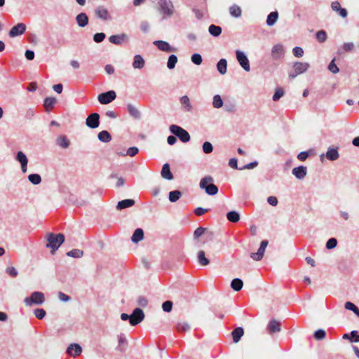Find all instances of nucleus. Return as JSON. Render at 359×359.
Wrapping results in <instances>:
<instances>
[{"mask_svg": "<svg viewBox=\"0 0 359 359\" xmlns=\"http://www.w3.org/2000/svg\"><path fill=\"white\" fill-rule=\"evenodd\" d=\"M46 238V247L50 248L52 254H53L65 241V236L62 233L55 234L53 233H48Z\"/></svg>", "mask_w": 359, "mask_h": 359, "instance_id": "nucleus-1", "label": "nucleus"}, {"mask_svg": "<svg viewBox=\"0 0 359 359\" xmlns=\"http://www.w3.org/2000/svg\"><path fill=\"white\" fill-rule=\"evenodd\" d=\"M199 186L201 189H205L208 195H215L218 192V188L213 184V178L211 176H205L201 179Z\"/></svg>", "mask_w": 359, "mask_h": 359, "instance_id": "nucleus-2", "label": "nucleus"}, {"mask_svg": "<svg viewBox=\"0 0 359 359\" xmlns=\"http://www.w3.org/2000/svg\"><path fill=\"white\" fill-rule=\"evenodd\" d=\"M45 301L43 293L41 292H34L31 294L30 297L25 299V303L27 306H31L32 304L40 305Z\"/></svg>", "mask_w": 359, "mask_h": 359, "instance_id": "nucleus-3", "label": "nucleus"}, {"mask_svg": "<svg viewBox=\"0 0 359 359\" xmlns=\"http://www.w3.org/2000/svg\"><path fill=\"white\" fill-rule=\"evenodd\" d=\"M170 130L172 134L177 136L182 142H187L190 140L189 133L177 125H171Z\"/></svg>", "mask_w": 359, "mask_h": 359, "instance_id": "nucleus-4", "label": "nucleus"}, {"mask_svg": "<svg viewBox=\"0 0 359 359\" xmlns=\"http://www.w3.org/2000/svg\"><path fill=\"white\" fill-rule=\"evenodd\" d=\"M159 11L165 16H170L173 13V6L169 0H158Z\"/></svg>", "mask_w": 359, "mask_h": 359, "instance_id": "nucleus-5", "label": "nucleus"}, {"mask_svg": "<svg viewBox=\"0 0 359 359\" xmlns=\"http://www.w3.org/2000/svg\"><path fill=\"white\" fill-rule=\"evenodd\" d=\"M130 324L133 326L140 323L144 318V313L141 309H134L132 314L130 315Z\"/></svg>", "mask_w": 359, "mask_h": 359, "instance_id": "nucleus-6", "label": "nucleus"}, {"mask_svg": "<svg viewBox=\"0 0 359 359\" xmlns=\"http://www.w3.org/2000/svg\"><path fill=\"white\" fill-rule=\"evenodd\" d=\"M309 67V65L306 62H295L293 65L294 73H290L289 77L294 79L298 74L305 72Z\"/></svg>", "mask_w": 359, "mask_h": 359, "instance_id": "nucleus-7", "label": "nucleus"}, {"mask_svg": "<svg viewBox=\"0 0 359 359\" xmlns=\"http://www.w3.org/2000/svg\"><path fill=\"white\" fill-rule=\"evenodd\" d=\"M236 59L238 61L240 65L246 71L250 70V66L249 60L248 59L245 54L241 50H236Z\"/></svg>", "mask_w": 359, "mask_h": 359, "instance_id": "nucleus-8", "label": "nucleus"}, {"mask_svg": "<svg viewBox=\"0 0 359 359\" xmlns=\"http://www.w3.org/2000/svg\"><path fill=\"white\" fill-rule=\"evenodd\" d=\"M116 96V93L114 90H110L100 94L97 99L101 104H107L115 100Z\"/></svg>", "mask_w": 359, "mask_h": 359, "instance_id": "nucleus-9", "label": "nucleus"}, {"mask_svg": "<svg viewBox=\"0 0 359 359\" xmlns=\"http://www.w3.org/2000/svg\"><path fill=\"white\" fill-rule=\"evenodd\" d=\"M268 241L264 240L262 241L259 248L258 249L257 252H252L250 254V257L255 260L259 261L262 259L266 248L268 245Z\"/></svg>", "mask_w": 359, "mask_h": 359, "instance_id": "nucleus-10", "label": "nucleus"}, {"mask_svg": "<svg viewBox=\"0 0 359 359\" xmlns=\"http://www.w3.org/2000/svg\"><path fill=\"white\" fill-rule=\"evenodd\" d=\"M86 123L88 127L90 128H96L100 124V116L97 113L90 114L87 118Z\"/></svg>", "mask_w": 359, "mask_h": 359, "instance_id": "nucleus-11", "label": "nucleus"}, {"mask_svg": "<svg viewBox=\"0 0 359 359\" xmlns=\"http://www.w3.org/2000/svg\"><path fill=\"white\" fill-rule=\"evenodd\" d=\"M26 30V25L24 23H18L11 28L9 32L10 37H15L24 34Z\"/></svg>", "mask_w": 359, "mask_h": 359, "instance_id": "nucleus-12", "label": "nucleus"}, {"mask_svg": "<svg viewBox=\"0 0 359 359\" xmlns=\"http://www.w3.org/2000/svg\"><path fill=\"white\" fill-rule=\"evenodd\" d=\"M154 44L156 46L159 50L164 52L170 53L176 51V48L171 47L168 42L164 41H155Z\"/></svg>", "mask_w": 359, "mask_h": 359, "instance_id": "nucleus-13", "label": "nucleus"}, {"mask_svg": "<svg viewBox=\"0 0 359 359\" xmlns=\"http://www.w3.org/2000/svg\"><path fill=\"white\" fill-rule=\"evenodd\" d=\"M16 160L20 163L22 172L25 173L27 172V166L28 163V159L25 154L22 151H18L17 153Z\"/></svg>", "mask_w": 359, "mask_h": 359, "instance_id": "nucleus-14", "label": "nucleus"}, {"mask_svg": "<svg viewBox=\"0 0 359 359\" xmlns=\"http://www.w3.org/2000/svg\"><path fill=\"white\" fill-rule=\"evenodd\" d=\"M109 41L114 44L121 45L123 42L128 41V36L125 34L112 35L109 38Z\"/></svg>", "mask_w": 359, "mask_h": 359, "instance_id": "nucleus-15", "label": "nucleus"}, {"mask_svg": "<svg viewBox=\"0 0 359 359\" xmlns=\"http://www.w3.org/2000/svg\"><path fill=\"white\" fill-rule=\"evenodd\" d=\"M82 351L81 347L76 344H71L67 350V353L72 356H76L81 354Z\"/></svg>", "mask_w": 359, "mask_h": 359, "instance_id": "nucleus-16", "label": "nucleus"}, {"mask_svg": "<svg viewBox=\"0 0 359 359\" xmlns=\"http://www.w3.org/2000/svg\"><path fill=\"white\" fill-rule=\"evenodd\" d=\"M267 330L269 334L280 332V323L276 320H272L269 322L267 326Z\"/></svg>", "mask_w": 359, "mask_h": 359, "instance_id": "nucleus-17", "label": "nucleus"}, {"mask_svg": "<svg viewBox=\"0 0 359 359\" xmlns=\"http://www.w3.org/2000/svg\"><path fill=\"white\" fill-rule=\"evenodd\" d=\"M272 57L275 59L280 58L284 55L283 46L280 44L275 45L271 51Z\"/></svg>", "mask_w": 359, "mask_h": 359, "instance_id": "nucleus-18", "label": "nucleus"}, {"mask_svg": "<svg viewBox=\"0 0 359 359\" xmlns=\"http://www.w3.org/2000/svg\"><path fill=\"white\" fill-rule=\"evenodd\" d=\"M292 174L298 179H303L306 175V168L299 166L292 169Z\"/></svg>", "mask_w": 359, "mask_h": 359, "instance_id": "nucleus-19", "label": "nucleus"}, {"mask_svg": "<svg viewBox=\"0 0 359 359\" xmlns=\"http://www.w3.org/2000/svg\"><path fill=\"white\" fill-rule=\"evenodd\" d=\"M161 174L162 177L164 179L168 180L173 179V175L170 172V165L168 163H165L163 165Z\"/></svg>", "mask_w": 359, "mask_h": 359, "instance_id": "nucleus-20", "label": "nucleus"}, {"mask_svg": "<svg viewBox=\"0 0 359 359\" xmlns=\"http://www.w3.org/2000/svg\"><path fill=\"white\" fill-rule=\"evenodd\" d=\"M180 104L182 109L186 111H191L192 110V106L190 102V100L188 96L184 95L180 99Z\"/></svg>", "mask_w": 359, "mask_h": 359, "instance_id": "nucleus-21", "label": "nucleus"}, {"mask_svg": "<svg viewBox=\"0 0 359 359\" xmlns=\"http://www.w3.org/2000/svg\"><path fill=\"white\" fill-rule=\"evenodd\" d=\"M145 61L140 55L134 57L133 67L134 69H142L144 67Z\"/></svg>", "mask_w": 359, "mask_h": 359, "instance_id": "nucleus-22", "label": "nucleus"}, {"mask_svg": "<svg viewBox=\"0 0 359 359\" xmlns=\"http://www.w3.org/2000/svg\"><path fill=\"white\" fill-rule=\"evenodd\" d=\"M332 9L334 11L339 12V15L342 18L347 16V11L345 8H341V5L338 1H334L331 4Z\"/></svg>", "mask_w": 359, "mask_h": 359, "instance_id": "nucleus-23", "label": "nucleus"}, {"mask_svg": "<svg viewBox=\"0 0 359 359\" xmlns=\"http://www.w3.org/2000/svg\"><path fill=\"white\" fill-rule=\"evenodd\" d=\"M231 334L233 342L238 343L240 341L241 338L243 336L244 330L242 327H238L232 331Z\"/></svg>", "mask_w": 359, "mask_h": 359, "instance_id": "nucleus-24", "label": "nucleus"}, {"mask_svg": "<svg viewBox=\"0 0 359 359\" xmlns=\"http://www.w3.org/2000/svg\"><path fill=\"white\" fill-rule=\"evenodd\" d=\"M135 204V201L133 199H125L119 201L116 205L118 210H122L126 208L133 206Z\"/></svg>", "mask_w": 359, "mask_h": 359, "instance_id": "nucleus-25", "label": "nucleus"}, {"mask_svg": "<svg viewBox=\"0 0 359 359\" xmlns=\"http://www.w3.org/2000/svg\"><path fill=\"white\" fill-rule=\"evenodd\" d=\"M76 22H77V24L79 25V26L82 27H83L86 25H87L88 22V18L83 13H81L79 14L76 16Z\"/></svg>", "mask_w": 359, "mask_h": 359, "instance_id": "nucleus-26", "label": "nucleus"}, {"mask_svg": "<svg viewBox=\"0 0 359 359\" xmlns=\"http://www.w3.org/2000/svg\"><path fill=\"white\" fill-rule=\"evenodd\" d=\"M144 238V231L142 229H137L134 231L131 240L133 243H138Z\"/></svg>", "mask_w": 359, "mask_h": 359, "instance_id": "nucleus-27", "label": "nucleus"}, {"mask_svg": "<svg viewBox=\"0 0 359 359\" xmlns=\"http://www.w3.org/2000/svg\"><path fill=\"white\" fill-rule=\"evenodd\" d=\"M95 13L97 17L101 19L107 20L109 18V13L107 10L103 7L100 6L97 8L95 10Z\"/></svg>", "mask_w": 359, "mask_h": 359, "instance_id": "nucleus-28", "label": "nucleus"}, {"mask_svg": "<svg viewBox=\"0 0 359 359\" xmlns=\"http://www.w3.org/2000/svg\"><path fill=\"white\" fill-rule=\"evenodd\" d=\"M56 102V99L54 97H46L44 100L43 106L47 111H50Z\"/></svg>", "mask_w": 359, "mask_h": 359, "instance_id": "nucleus-29", "label": "nucleus"}, {"mask_svg": "<svg viewBox=\"0 0 359 359\" xmlns=\"http://www.w3.org/2000/svg\"><path fill=\"white\" fill-rule=\"evenodd\" d=\"M339 155L337 149H329L326 153V157L330 161H335Z\"/></svg>", "mask_w": 359, "mask_h": 359, "instance_id": "nucleus-30", "label": "nucleus"}, {"mask_svg": "<svg viewBox=\"0 0 359 359\" xmlns=\"http://www.w3.org/2000/svg\"><path fill=\"white\" fill-rule=\"evenodd\" d=\"M243 286L242 280L239 278H234L231 283V288L235 291H240Z\"/></svg>", "mask_w": 359, "mask_h": 359, "instance_id": "nucleus-31", "label": "nucleus"}, {"mask_svg": "<svg viewBox=\"0 0 359 359\" xmlns=\"http://www.w3.org/2000/svg\"><path fill=\"white\" fill-rule=\"evenodd\" d=\"M227 62L225 59H221L217 65V69L221 74L226 72Z\"/></svg>", "mask_w": 359, "mask_h": 359, "instance_id": "nucleus-32", "label": "nucleus"}, {"mask_svg": "<svg viewBox=\"0 0 359 359\" xmlns=\"http://www.w3.org/2000/svg\"><path fill=\"white\" fill-rule=\"evenodd\" d=\"M229 13L234 18H239L242 14L241 8L237 5H233L229 8Z\"/></svg>", "mask_w": 359, "mask_h": 359, "instance_id": "nucleus-33", "label": "nucleus"}, {"mask_svg": "<svg viewBox=\"0 0 359 359\" xmlns=\"http://www.w3.org/2000/svg\"><path fill=\"white\" fill-rule=\"evenodd\" d=\"M98 139L103 142H109L111 140V135L107 130H102L98 133Z\"/></svg>", "mask_w": 359, "mask_h": 359, "instance_id": "nucleus-34", "label": "nucleus"}, {"mask_svg": "<svg viewBox=\"0 0 359 359\" xmlns=\"http://www.w3.org/2000/svg\"><path fill=\"white\" fill-rule=\"evenodd\" d=\"M198 260L201 265L207 266L209 264L210 261L208 258L205 257V252L201 250L198 253Z\"/></svg>", "mask_w": 359, "mask_h": 359, "instance_id": "nucleus-35", "label": "nucleus"}, {"mask_svg": "<svg viewBox=\"0 0 359 359\" xmlns=\"http://www.w3.org/2000/svg\"><path fill=\"white\" fill-rule=\"evenodd\" d=\"M227 219L233 223H236L239 221L240 219V215L236 211H231L229 212L226 214Z\"/></svg>", "mask_w": 359, "mask_h": 359, "instance_id": "nucleus-36", "label": "nucleus"}, {"mask_svg": "<svg viewBox=\"0 0 359 359\" xmlns=\"http://www.w3.org/2000/svg\"><path fill=\"white\" fill-rule=\"evenodd\" d=\"M57 144L62 148H67L69 146V142L66 136L61 135L57 139Z\"/></svg>", "mask_w": 359, "mask_h": 359, "instance_id": "nucleus-37", "label": "nucleus"}, {"mask_svg": "<svg viewBox=\"0 0 359 359\" xmlns=\"http://www.w3.org/2000/svg\"><path fill=\"white\" fill-rule=\"evenodd\" d=\"M127 108H128V111L129 114L132 116H133L135 118H139L140 117V113L139 110L135 106H133L131 104H128Z\"/></svg>", "mask_w": 359, "mask_h": 359, "instance_id": "nucleus-38", "label": "nucleus"}, {"mask_svg": "<svg viewBox=\"0 0 359 359\" xmlns=\"http://www.w3.org/2000/svg\"><path fill=\"white\" fill-rule=\"evenodd\" d=\"M209 32L214 36H218L222 33V28L219 26H216L215 25H211L209 27Z\"/></svg>", "mask_w": 359, "mask_h": 359, "instance_id": "nucleus-39", "label": "nucleus"}, {"mask_svg": "<svg viewBox=\"0 0 359 359\" xmlns=\"http://www.w3.org/2000/svg\"><path fill=\"white\" fill-rule=\"evenodd\" d=\"M278 17L277 12H271L267 17L266 23L268 25L271 26L274 25Z\"/></svg>", "mask_w": 359, "mask_h": 359, "instance_id": "nucleus-40", "label": "nucleus"}, {"mask_svg": "<svg viewBox=\"0 0 359 359\" xmlns=\"http://www.w3.org/2000/svg\"><path fill=\"white\" fill-rule=\"evenodd\" d=\"M190 327L186 322H180L176 325V330L180 332H185L189 330Z\"/></svg>", "mask_w": 359, "mask_h": 359, "instance_id": "nucleus-41", "label": "nucleus"}, {"mask_svg": "<svg viewBox=\"0 0 359 359\" xmlns=\"http://www.w3.org/2000/svg\"><path fill=\"white\" fill-rule=\"evenodd\" d=\"M177 62V57L175 55H171L168 57L167 67L170 69L175 68L176 63Z\"/></svg>", "mask_w": 359, "mask_h": 359, "instance_id": "nucleus-42", "label": "nucleus"}, {"mask_svg": "<svg viewBox=\"0 0 359 359\" xmlns=\"http://www.w3.org/2000/svg\"><path fill=\"white\" fill-rule=\"evenodd\" d=\"M29 181L33 184H39L41 182V177L38 174H31L28 176Z\"/></svg>", "mask_w": 359, "mask_h": 359, "instance_id": "nucleus-43", "label": "nucleus"}, {"mask_svg": "<svg viewBox=\"0 0 359 359\" xmlns=\"http://www.w3.org/2000/svg\"><path fill=\"white\" fill-rule=\"evenodd\" d=\"M83 252L79 249H74L69 251L67 253V255L69 257H72L75 258H80L83 256Z\"/></svg>", "mask_w": 359, "mask_h": 359, "instance_id": "nucleus-44", "label": "nucleus"}, {"mask_svg": "<svg viewBox=\"0 0 359 359\" xmlns=\"http://www.w3.org/2000/svg\"><path fill=\"white\" fill-rule=\"evenodd\" d=\"M344 307L347 310L353 311L355 315L359 317V309L354 304L347 302L345 303Z\"/></svg>", "mask_w": 359, "mask_h": 359, "instance_id": "nucleus-45", "label": "nucleus"}, {"mask_svg": "<svg viewBox=\"0 0 359 359\" xmlns=\"http://www.w3.org/2000/svg\"><path fill=\"white\" fill-rule=\"evenodd\" d=\"M212 105L215 108H220L223 105V101L221 98V96L219 95H216L213 97Z\"/></svg>", "mask_w": 359, "mask_h": 359, "instance_id": "nucleus-46", "label": "nucleus"}, {"mask_svg": "<svg viewBox=\"0 0 359 359\" xmlns=\"http://www.w3.org/2000/svg\"><path fill=\"white\" fill-rule=\"evenodd\" d=\"M181 196L180 191H172L169 193V200L171 202H176Z\"/></svg>", "mask_w": 359, "mask_h": 359, "instance_id": "nucleus-47", "label": "nucleus"}, {"mask_svg": "<svg viewBox=\"0 0 359 359\" xmlns=\"http://www.w3.org/2000/svg\"><path fill=\"white\" fill-rule=\"evenodd\" d=\"M316 36L317 40L320 43L325 42L327 39V34L324 30L317 32Z\"/></svg>", "mask_w": 359, "mask_h": 359, "instance_id": "nucleus-48", "label": "nucleus"}, {"mask_svg": "<svg viewBox=\"0 0 359 359\" xmlns=\"http://www.w3.org/2000/svg\"><path fill=\"white\" fill-rule=\"evenodd\" d=\"M139 151V149L137 147H130L128 150H127V152H126V154H118L120 156H125V155H128L131 157H133L135 156Z\"/></svg>", "mask_w": 359, "mask_h": 359, "instance_id": "nucleus-49", "label": "nucleus"}, {"mask_svg": "<svg viewBox=\"0 0 359 359\" xmlns=\"http://www.w3.org/2000/svg\"><path fill=\"white\" fill-rule=\"evenodd\" d=\"M213 147L210 142H205L203 144V151L205 154H210L212 151Z\"/></svg>", "mask_w": 359, "mask_h": 359, "instance_id": "nucleus-50", "label": "nucleus"}, {"mask_svg": "<svg viewBox=\"0 0 359 359\" xmlns=\"http://www.w3.org/2000/svg\"><path fill=\"white\" fill-rule=\"evenodd\" d=\"M283 95H284L283 89L281 88H277L273 96V100L278 101L282 96H283Z\"/></svg>", "mask_w": 359, "mask_h": 359, "instance_id": "nucleus-51", "label": "nucleus"}, {"mask_svg": "<svg viewBox=\"0 0 359 359\" xmlns=\"http://www.w3.org/2000/svg\"><path fill=\"white\" fill-rule=\"evenodd\" d=\"M191 61L194 64L199 65L201 64V62L203 61L202 57L200 54L195 53V54L192 55V56H191Z\"/></svg>", "mask_w": 359, "mask_h": 359, "instance_id": "nucleus-52", "label": "nucleus"}, {"mask_svg": "<svg viewBox=\"0 0 359 359\" xmlns=\"http://www.w3.org/2000/svg\"><path fill=\"white\" fill-rule=\"evenodd\" d=\"M314 337L317 340L323 339L325 337V332L323 330H318L315 332Z\"/></svg>", "mask_w": 359, "mask_h": 359, "instance_id": "nucleus-53", "label": "nucleus"}, {"mask_svg": "<svg viewBox=\"0 0 359 359\" xmlns=\"http://www.w3.org/2000/svg\"><path fill=\"white\" fill-rule=\"evenodd\" d=\"M337 241L336 238H330L327 243H326V248L327 249H332L337 246Z\"/></svg>", "mask_w": 359, "mask_h": 359, "instance_id": "nucleus-54", "label": "nucleus"}, {"mask_svg": "<svg viewBox=\"0 0 359 359\" xmlns=\"http://www.w3.org/2000/svg\"><path fill=\"white\" fill-rule=\"evenodd\" d=\"M172 308V302L171 301H166L162 305V309L165 312L171 311Z\"/></svg>", "mask_w": 359, "mask_h": 359, "instance_id": "nucleus-55", "label": "nucleus"}, {"mask_svg": "<svg viewBox=\"0 0 359 359\" xmlns=\"http://www.w3.org/2000/svg\"><path fill=\"white\" fill-rule=\"evenodd\" d=\"M328 69L332 72L333 74H337L339 72V69L337 66L334 63V60H332L331 62L328 65Z\"/></svg>", "mask_w": 359, "mask_h": 359, "instance_id": "nucleus-56", "label": "nucleus"}, {"mask_svg": "<svg viewBox=\"0 0 359 359\" xmlns=\"http://www.w3.org/2000/svg\"><path fill=\"white\" fill-rule=\"evenodd\" d=\"M6 273L11 277L15 278L18 276V273L16 269L13 266L8 267L6 270Z\"/></svg>", "mask_w": 359, "mask_h": 359, "instance_id": "nucleus-57", "label": "nucleus"}, {"mask_svg": "<svg viewBox=\"0 0 359 359\" xmlns=\"http://www.w3.org/2000/svg\"><path fill=\"white\" fill-rule=\"evenodd\" d=\"M34 315L38 319H42L46 316V311L43 309H36L34 311Z\"/></svg>", "mask_w": 359, "mask_h": 359, "instance_id": "nucleus-58", "label": "nucleus"}, {"mask_svg": "<svg viewBox=\"0 0 359 359\" xmlns=\"http://www.w3.org/2000/svg\"><path fill=\"white\" fill-rule=\"evenodd\" d=\"M105 38V34L104 33H97L93 36V40L96 43L102 42Z\"/></svg>", "mask_w": 359, "mask_h": 359, "instance_id": "nucleus-59", "label": "nucleus"}, {"mask_svg": "<svg viewBox=\"0 0 359 359\" xmlns=\"http://www.w3.org/2000/svg\"><path fill=\"white\" fill-rule=\"evenodd\" d=\"M292 52H293V54L297 57H301L304 55V50L300 47L294 48Z\"/></svg>", "mask_w": 359, "mask_h": 359, "instance_id": "nucleus-60", "label": "nucleus"}, {"mask_svg": "<svg viewBox=\"0 0 359 359\" xmlns=\"http://www.w3.org/2000/svg\"><path fill=\"white\" fill-rule=\"evenodd\" d=\"M342 48L345 50V51H351L353 50L354 48V44L352 42H348V43H344L343 46H342Z\"/></svg>", "mask_w": 359, "mask_h": 359, "instance_id": "nucleus-61", "label": "nucleus"}, {"mask_svg": "<svg viewBox=\"0 0 359 359\" xmlns=\"http://www.w3.org/2000/svg\"><path fill=\"white\" fill-rule=\"evenodd\" d=\"M204 232H205L204 228L198 227L194 231V235L195 238H198L201 236H202L204 233Z\"/></svg>", "mask_w": 359, "mask_h": 359, "instance_id": "nucleus-62", "label": "nucleus"}, {"mask_svg": "<svg viewBox=\"0 0 359 359\" xmlns=\"http://www.w3.org/2000/svg\"><path fill=\"white\" fill-rule=\"evenodd\" d=\"M137 303L140 306L144 307L147 305L148 301L147 299L144 297H139L137 299Z\"/></svg>", "mask_w": 359, "mask_h": 359, "instance_id": "nucleus-63", "label": "nucleus"}, {"mask_svg": "<svg viewBox=\"0 0 359 359\" xmlns=\"http://www.w3.org/2000/svg\"><path fill=\"white\" fill-rule=\"evenodd\" d=\"M267 201L268 203L273 205V206H276L277 204H278V199L275 196H269L268 198H267Z\"/></svg>", "mask_w": 359, "mask_h": 359, "instance_id": "nucleus-64", "label": "nucleus"}]
</instances>
